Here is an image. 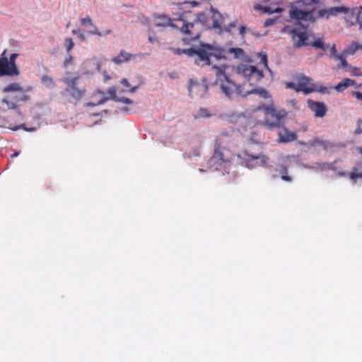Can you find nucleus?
<instances>
[{
	"label": "nucleus",
	"mask_w": 362,
	"mask_h": 362,
	"mask_svg": "<svg viewBox=\"0 0 362 362\" xmlns=\"http://www.w3.org/2000/svg\"><path fill=\"white\" fill-rule=\"evenodd\" d=\"M317 3V0H297L294 4H291L289 9L290 18L298 21L314 23L316 18H325L328 19L331 16H337L342 13L345 16L344 19L347 26L358 23L362 27V18H360V13H356V8H350L341 6L323 8L318 11L316 17L314 16L315 4Z\"/></svg>",
	"instance_id": "obj_1"
},
{
	"label": "nucleus",
	"mask_w": 362,
	"mask_h": 362,
	"mask_svg": "<svg viewBox=\"0 0 362 362\" xmlns=\"http://www.w3.org/2000/svg\"><path fill=\"white\" fill-rule=\"evenodd\" d=\"M227 66L226 65L218 66H213V69L215 72L216 81L215 85L217 86L221 93L228 98H231L233 94L241 97H246L250 94H257L262 98H269L270 95L268 91L264 88H252L243 91V86L241 85H237L232 81L226 74V69Z\"/></svg>",
	"instance_id": "obj_2"
},
{
	"label": "nucleus",
	"mask_w": 362,
	"mask_h": 362,
	"mask_svg": "<svg viewBox=\"0 0 362 362\" xmlns=\"http://www.w3.org/2000/svg\"><path fill=\"white\" fill-rule=\"evenodd\" d=\"M175 21L177 23H174L173 21L168 16L161 15L158 16V21L155 23V25L156 27L171 26L180 28L182 33L186 35L182 39L184 44H189L199 38L201 30L197 28V23H187L182 18L175 20Z\"/></svg>",
	"instance_id": "obj_3"
},
{
	"label": "nucleus",
	"mask_w": 362,
	"mask_h": 362,
	"mask_svg": "<svg viewBox=\"0 0 362 362\" xmlns=\"http://www.w3.org/2000/svg\"><path fill=\"white\" fill-rule=\"evenodd\" d=\"M80 76L75 77L66 76L62 81L66 85V88L61 92V95L71 104H78L87 93L85 86L79 85Z\"/></svg>",
	"instance_id": "obj_4"
},
{
	"label": "nucleus",
	"mask_w": 362,
	"mask_h": 362,
	"mask_svg": "<svg viewBox=\"0 0 362 362\" xmlns=\"http://www.w3.org/2000/svg\"><path fill=\"white\" fill-rule=\"evenodd\" d=\"M257 110L264 111L266 116L264 124L269 127L280 128L286 116L285 110H276L273 105H259Z\"/></svg>",
	"instance_id": "obj_5"
},
{
	"label": "nucleus",
	"mask_w": 362,
	"mask_h": 362,
	"mask_svg": "<svg viewBox=\"0 0 362 362\" xmlns=\"http://www.w3.org/2000/svg\"><path fill=\"white\" fill-rule=\"evenodd\" d=\"M6 52L7 50L4 49L0 56V78L4 76H19L20 71L16 63V59L19 54L13 53L8 58L6 56Z\"/></svg>",
	"instance_id": "obj_6"
},
{
	"label": "nucleus",
	"mask_w": 362,
	"mask_h": 362,
	"mask_svg": "<svg viewBox=\"0 0 362 362\" xmlns=\"http://www.w3.org/2000/svg\"><path fill=\"white\" fill-rule=\"evenodd\" d=\"M199 54L202 66L210 65L211 57H214L216 59H226L227 58L226 52L223 48L208 43H203V49Z\"/></svg>",
	"instance_id": "obj_7"
},
{
	"label": "nucleus",
	"mask_w": 362,
	"mask_h": 362,
	"mask_svg": "<svg viewBox=\"0 0 362 362\" xmlns=\"http://www.w3.org/2000/svg\"><path fill=\"white\" fill-rule=\"evenodd\" d=\"M236 71L237 74L247 81L250 86L256 85L264 77L262 71L256 66L248 64H240L238 65Z\"/></svg>",
	"instance_id": "obj_8"
},
{
	"label": "nucleus",
	"mask_w": 362,
	"mask_h": 362,
	"mask_svg": "<svg viewBox=\"0 0 362 362\" xmlns=\"http://www.w3.org/2000/svg\"><path fill=\"white\" fill-rule=\"evenodd\" d=\"M297 86V92H303L305 95L313 92H319L320 93H328L329 92L327 87L317 86L311 78L305 76L299 77Z\"/></svg>",
	"instance_id": "obj_9"
},
{
	"label": "nucleus",
	"mask_w": 362,
	"mask_h": 362,
	"mask_svg": "<svg viewBox=\"0 0 362 362\" xmlns=\"http://www.w3.org/2000/svg\"><path fill=\"white\" fill-rule=\"evenodd\" d=\"M288 34L291 37L293 47L300 48L309 45L307 32L300 31L297 28H291L288 30Z\"/></svg>",
	"instance_id": "obj_10"
},
{
	"label": "nucleus",
	"mask_w": 362,
	"mask_h": 362,
	"mask_svg": "<svg viewBox=\"0 0 362 362\" xmlns=\"http://www.w3.org/2000/svg\"><path fill=\"white\" fill-rule=\"evenodd\" d=\"M221 139V138L217 139L216 142L214 157L219 159L222 162H229L231 157V153L228 148L222 146Z\"/></svg>",
	"instance_id": "obj_11"
},
{
	"label": "nucleus",
	"mask_w": 362,
	"mask_h": 362,
	"mask_svg": "<svg viewBox=\"0 0 362 362\" xmlns=\"http://www.w3.org/2000/svg\"><path fill=\"white\" fill-rule=\"evenodd\" d=\"M312 47L315 49H322L325 51L327 49L329 48V57L336 59L340 54H337V47L334 43L332 45L329 46L326 45L324 40L322 38H317L310 44Z\"/></svg>",
	"instance_id": "obj_12"
},
{
	"label": "nucleus",
	"mask_w": 362,
	"mask_h": 362,
	"mask_svg": "<svg viewBox=\"0 0 362 362\" xmlns=\"http://www.w3.org/2000/svg\"><path fill=\"white\" fill-rule=\"evenodd\" d=\"M308 107L314 112L315 117H323L326 115L327 110L324 103L313 100H308Z\"/></svg>",
	"instance_id": "obj_13"
},
{
	"label": "nucleus",
	"mask_w": 362,
	"mask_h": 362,
	"mask_svg": "<svg viewBox=\"0 0 362 362\" xmlns=\"http://www.w3.org/2000/svg\"><path fill=\"white\" fill-rule=\"evenodd\" d=\"M203 49V43H201L200 46L197 48L190 47L189 49H175L174 52L175 54L179 55L185 54L189 57L197 56V58L195 59V63L198 65L202 66V62L200 60V52Z\"/></svg>",
	"instance_id": "obj_14"
},
{
	"label": "nucleus",
	"mask_w": 362,
	"mask_h": 362,
	"mask_svg": "<svg viewBox=\"0 0 362 362\" xmlns=\"http://www.w3.org/2000/svg\"><path fill=\"white\" fill-rule=\"evenodd\" d=\"M297 138V134L295 132H289L287 128L284 127L278 132L279 143H288L295 141Z\"/></svg>",
	"instance_id": "obj_15"
},
{
	"label": "nucleus",
	"mask_w": 362,
	"mask_h": 362,
	"mask_svg": "<svg viewBox=\"0 0 362 362\" xmlns=\"http://www.w3.org/2000/svg\"><path fill=\"white\" fill-rule=\"evenodd\" d=\"M245 155L247 156L250 161L255 162V165L265 166L267 164L268 158L263 154H252L248 153L247 151H245Z\"/></svg>",
	"instance_id": "obj_16"
},
{
	"label": "nucleus",
	"mask_w": 362,
	"mask_h": 362,
	"mask_svg": "<svg viewBox=\"0 0 362 362\" xmlns=\"http://www.w3.org/2000/svg\"><path fill=\"white\" fill-rule=\"evenodd\" d=\"M1 103L2 105L1 109H2L3 111L16 110L18 107L17 102L13 98V95H6L1 100Z\"/></svg>",
	"instance_id": "obj_17"
},
{
	"label": "nucleus",
	"mask_w": 362,
	"mask_h": 362,
	"mask_svg": "<svg viewBox=\"0 0 362 362\" xmlns=\"http://www.w3.org/2000/svg\"><path fill=\"white\" fill-rule=\"evenodd\" d=\"M356 85V81L353 79L345 78L334 86V90L338 93L344 92L346 88Z\"/></svg>",
	"instance_id": "obj_18"
},
{
	"label": "nucleus",
	"mask_w": 362,
	"mask_h": 362,
	"mask_svg": "<svg viewBox=\"0 0 362 362\" xmlns=\"http://www.w3.org/2000/svg\"><path fill=\"white\" fill-rule=\"evenodd\" d=\"M107 93L110 95V98L117 102H121L125 104H132L134 103L132 100H130L128 98L118 97L117 95V88L114 86L109 88L107 90Z\"/></svg>",
	"instance_id": "obj_19"
},
{
	"label": "nucleus",
	"mask_w": 362,
	"mask_h": 362,
	"mask_svg": "<svg viewBox=\"0 0 362 362\" xmlns=\"http://www.w3.org/2000/svg\"><path fill=\"white\" fill-rule=\"evenodd\" d=\"M133 55L124 50H121L119 54L112 59V62L116 64H120L122 62H129Z\"/></svg>",
	"instance_id": "obj_20"
},
{
	"label": "nucleus",
	"mask_w": 362,
	"mask_h": 362,
	"mask_svg": "<svg viewBox=\"0 0 362 362\" xmlns=\"http://www.w3.org/2000/svg\"><path fill=\"white\" fill-rule=\"evenodd\" d=\"M211 11L212 12V20L213 24L212 27L214 28H221L222 25V16L221 14L216 11L215 8H211Z\"/></svg>",
	"instance_id": "obj_21"
},
{
	"label": "nucleus",
	"mask_w": 362,
	"mask_h": 362,
	"mask_svg": "<svg viewBox=\"0 0 362 362\" xmlns=\"http://www.w3.org/2000/svg\"><path fill=\"white\" fill-rule=\"evenodd\" d=\"M32 87L29 86L26 88H24L22 92H18L16 95H13V98L14 100L17 102V104L19 105L21 102H25L29 100V96L26 94L27 91L31 90Z\"/></svg>",
	"instance_id": "obj_22"
},
{
	"label": "nucleus",
	"mask_w": 362,
	"mask_h": 362,
	"mask_svg": "<svg viewBox=\"0 0 362 362\" xmlns=\"http://www.w3.org/2000/svg\"><path fill=\"white\" fill-rule=\"evenodd\" d=\"M245 115L242 112H233L224 115V119L230 123H237L242 117H244Z\"/></svg>",
	"instance_id": "obj_23"
},
{
	"label": "nucleus",
	"mask_w": 362,
	"mask_h": 362,
	"mask_svg": "<svg viewBox=\"0 0 362 362\" xmlns=\"http://www.w3.org/2000/svg\"><path fill=\"white\" fill-rule=\"evenodd\" d=\"M24 88L21 86V85L19 83H11L8 84L6 86H5L2 91L4 93H10V92H22Z\"/></svg>",
	"instance_id": "obj_24"
},
{
	"label": "nucleus",
	"mask_w": 362,
	"mask_h": 362,
	"mask_svg": "<svg viewBox=\"0 0 362 362\" xmlns=\"http://www.w3.org/2000/svg\"><path fill=\"white\" fill-rule=\"evenodd\" d=\"M255 8L256 10L260 11L264 13H268V14H272L274 13H281L284 11V9L280 7H277L274 9H272L269 6H263L261 5H257L255 7Z\"/></svg>",
	"instance_id": "obj_25"
},
{
	"label": "nucleus",
	"mask_w": 362,
	"mask_h": 362,
	"mask_svg": "<svg viewBox=\"0 0 362 362\" xmlns=\"http://www.w3.org/2000/svg\"><path fill=\"white\" fill-rule=\"evenodd\" d=\"M358 49H362V45L356 42H352L351 44L344 50V55H351Z\"/></svg>",
	"instance_id": "obj_26"
},
{
	"label": "nucleus",
	"mask_w": 362,
	"mask_h": 362,
	"mask_svg": "<svg viewBox=\"0 0 362 362\" xmlns=\"http://www.w3.org/2000/svg\"><path fill=\"white\" fill-rule=\"evenodd\" d=\"M40 80L41 82L48 88H52L56 86L53 78L48 75H42Z\"/></svg>",
	"instance_id": "obj_27"
},
{
	"label": "nucleus",
	"mask_w": 362,
	"mask_h": 362,
	"mask_svg": "<svg viewBox=\"0 0 362 362\" xmlns=\"http://www.w3.org/2000/svg\"><path fill=\"white\" fill-rule=\"evenodd\" d=\"M228 52L230 54H233L234 55V57L236 59H240L244 57L245 56V51L243 50V49L240 47L230 48Z\"/></svg>",
	"instance_id": "obj_28"
},
{
	"label": "nucleus",
	"mask_w": 362,
	"mask_h": 362,
	"mask_svg": "<svg viewBox=\"0 0 362 362\" xmlns=\"http://www.w3.org/2000/svg\"><path fill=\"white\" fill-rule=\"evenodd\" d=\"M86 64L91 66L94 71H99L100 70L101 64L96 58H93L86 62Z\"/></svg>",
	"instance_id": "obj_29"
},
{
	"label": "nucleus",
	"mask_w": 362,
	"mask_h": 362,
	"mask_svg": "<svg viewBox=\"0 0 362 362\" xmlns=\"http://www.w3.org/2000/svg\"><path fill=\"white\" fill-rule=\"evenodd\" d=\"M346 56L347 55H344V54L343 53V54H340L336 59H334L335 60H339L340 62V63L337 65V69L350 67L351 65H349L347 61L346 60Z\"/></svg>",
	"instance_id": "obj_30"
},
{
	"label": "nucleus",
	"mask_w": 362,
	"mask_h": 362,
	"mask_svg": "<svg viewBox=\"0 0 362 362\" xmlns=\"http://www.w3.org/2000/svg\"><path fill=\"white\" fill-rule=\"evenodd\" d=\"M204 86L199 83H198L197 81H194L192 79H189V86H188V90L189 95H192L193 89H199L201 88H203Z\"/></svg>",
	"instance_id": "obj_31"
},
{
	"label": "nucleus",
	"mask_w": 362,
	"mask_h": 362,
	"mask_svg": "<svg viewBox=\"0 0 362 362\" xmlns=\"http://www.w3.org/2000/svg\"><path fill=\"white\" fill-rule=\"evenodd\" d=\"M121 83L127 88V91L130 93H135L138 89V86H132L127 78H123L121 81Z\"/></svg>",
	"instance_id": "obj_32"
},
{
	"label": "nucleus",
	"mask_w": 362,
	"mask_h": 362,
	"mask_svg": "<svg viewBox=\"0 0 362 362\" xmlns=\"http://www.w3.org/2000/svg\"><path fill=\"white\" fill-rule=\"evenodd\" d=\"M64 45L66 49V52L69 53L74 48V43L73 42L72 38L68 37L65 39Z\"/></svg>",
	"instance_id": "obj_33"
},
{
	"label": "nucleus",
	"mask_w": 362,
	"mask_h": 362,
	"mask_svg": "<svg viewBox=\"0 0 362 362\" xmlns=\"http://www.w3.org/2000/svg\"><path fill=\"white\" fill-rule=\"evenodd\" d=\"M197 22L204 25L206 23V22L207 21V16L204 13H198L197 15Z\"/></svg>",
	"instance_id": "obj_34"
},
{
	"label": "nucleus",
	"mask_w": 362,
	"mask_h": 362,
	"mask_svg": "<svg viewBox=\"0 0 362 362\" xmlns=\"http://www.w3.org/2000/svg\"><path fill=\"white\" fill-rule=\"evenodd\" d=\"M197 114L199 117H209L211 116L206 108H200Z\"/></svg>",
	"instance_id": "obj_35"
},
{
	"label": "nucleus",
	"mask_w": 362,
	"mask_h": 362,
	"mask_svg": "<svg viewBox=\"0 0 362 362\" xmlns=\"http://www.w3.org/2000/svg\"><path fill=\"white\" fill-rule=\"evenodd\" d=\"M260 63H262V64H264V66L270 71V69L268 66V63H267V56L266 54H260Z\"/></svg>",
	"instance_id": "obj_36"
},
{
	"label": "nucleus",
	"mask_w": 362,
	"mask_h": 362,
	"mask_svg": "<svg viewBox=\"0 0 362 362\" xmlns=\"http://www.w3.org/2000/svg\"><path fill=\"white\" fill-rule=\"evenodd\" d=\"M358 170L356 168H354L353 171L350 173V178L351 180H356L358 177H362V173H358Z\"/></svg>",
	"instance_id": "obj_37"
},
{
	"label": "nucleus",
	"mask_w": 362,
	"mask_h": 362,
	"mask_svg": "<svg viewBox=\"0 0 362 362\" xmlns=\"http://www.w3.org/2000/svg\"><path fill=\"white\" fill-rule=\"evenodd\" d=\"M349 69L351 70L352 76H361V75H362V73L360 72L358 67L350 66Z\"/></svg>",
	"instance_id": "obj_38"
},
{
	"label": "nucleus",
	"mask_w": 362,
	"mask_h": 362,
	"mask_svg": "<svg viewBox=\"0 0 362 362\" xmlns=\"http://www.w3.org/2000/svg\"><path fill=\"white\" fill-rule=\"evenodd\" d=\"M81 23L82 25H84V26L88 24L90 25V26L92 25H93L92 20L89 17L81 18Z\"/></svg>",
	"instance_id": "obj_39"
},
{
	"label": "nucleus",
	"mask_w": 362,
	"mask_h": 362,
	"mask_svg": "<svg viewBox=\"0 0 362 362\" xmlns=\"http://www.w3.org/2000/svg\"><path fill=\"white\" fill-rule=\"evenodd\" d=\"M74 62V57L71 55H69L64 62V66L66 68Z\"/></svg>",
	"instance_id": "obj_40"
},
{
	"label": "nucleus",
	"mask_w": 362,
	"mask_h": 362,
	"mask_svg": "<svg viewBox=\"0 0 362 362\" xmlns=\"http://www.w3.org/2000/svg\"><path fill=\"white\" fill-rule=\"evenodd\" d=\"M298 83H295L293 82H287L286 83V88H290V89H293L296 92H297V88H298Z\"/></svg>",
	"instance_id": "obj_41"
},
{
	"label": "nucleus",
	"mask_w": 362,
	"mask_h": 362,
	"mask_svg": "<svg viewBox=\"0 0 362 362\" xmlns=\"http://www.w3.org/2000/svg\"><path fill=\"white\" fill-rule=\"evenodd\" d=\"M93 29L90 31H88V33L92 35H96L98 36H101L102 34L98 31V28L95 27V25L93 24L91 25Z\"/></svg>",
	"instance_id": "obj_42"
},
{
	"label": "nucleus",
	"mask_w": 362,
	"mask_h": 362,
	"mask_svg": "<svg viewBox=\"0 0 362 362\" xmlns=\"http://www.w3.org/2000/svg\"><path fill=\"white\" fill-rule=\"evenodd\" d=\"M107 100V98H103L102 99H100V100H98L96 103H88L86 105L88 106H95V105H100V104H103L105 102H106Z\"/></svg>",
	"instance_id": "obj_43"
},
{
	"label": "nucleus",
	"mask_w": 362,
	"mask_h": 362,
	"mask_svg": "<svg viewBox=\"0 0 362 362\" xmlns=\"http://www.w3.org/2000/svg\"><path fill=\"white\" fill-rule=\"evenodd\" d=\"M276 21V18H268L264 22V26L265 27H269L273 24H274Z\"/></svg>",
	"instance_id": "obj_44"
},
{
	"label": "nucleus",
	"mask_w": 362,
	"mask_h": 362,
	"mask_svg": "<svg viewBox=\"0 0 362 362\" xmlns=\"http://www.w3.org/2000/svg\"><path fill=\"white\" fill-rule=\"evenodd\" d=\"M351 94L355 96L356 99L362 102V93L359 91H353Z\"/></svg>",
	"instance_id": "obj_45"
},
{
	"label": "nucleus",
	"mask_w": 362,
	"mask_h": 362,
	"mask_svg": "<svg viewBox=\"0 0 362 362\" xmlns=\"http://www.w3.org/2000/svg\"><path fill=\"white\" fill-rule=\"evenodd\" d=\"M190 4L192 6H197L199 4V3L195 1H183L182 3H178V4L180 6L183 5V4Z\"/></svg>",
	"instance_id": "obj_46"
},
{
	"label": "nucleus",
	"mask_w": 362,
	"mask_h": 362,
	"mask_svg": "<svg viewBox=\"0 0 362 362\" xmlns=\"http://www.w3.org/2000/svg\"><path fill=\"white\" fill-rule=\"evenodd\" d=\"M279 173H280L281 176L282 175H286V174H288V170H287V168H286L285 165H281V169H280V170H279Z\"/></svg>",
	"instance_id": "obj_47"
},
{
	"label": "nucleus",
	"mask_w": 362,
	"mask_h": 362,
	"mask_svg": "<svg viewBox=\"0 0 362 362\" xmlns=\"http://www.w3.org/2000/svg\"><path fill=\"white\" fill-rule=\"evenodd\" d=\"M281 179L284 180V181H286V182H290L292 181V178L288 175H281Z\"/></svg>",
	"instance_id": "obj_48"
},
{
	"label": "nucleus",
	"mask_w": 362,
	"mask_h": 362,
	"mask_svg": "<svg viewBox=\"0 0 362 362\" xmlns=\"http://www.w3.org/2000/svg\"><path fill=\"white\" fill-rule=\"evenodd\" d=\"M246 32V28L245 26H240V34L242 35V37L245 36Z\"/></svg>",
	"instance_id": "obj_49"
},
{
	"label": "nucleus",
	"mask_w": 362,
	"mask_h": 362,
	"mask_svg": "<svg viewBox=\"0 0 362 362\" xmlns=\"http://www.w3.org/2000/svg\"><path fill=\"white\" fill-rule=\"evenodd\" d=\"M78 37L81 40H82V41H83V40H85V39H86V36H85V35H84L83 33H81V31H80V32H78Z\"/></svg>",
	"instance_id": "obj_50"
},
{
	"label": "nucleus",
	"mask_w": 362,
	"mask_h": 362,
	"mask_svg": "<svg viewBox=\"0 0 362 362\" xmlns=\"http://www.w3.org/2000/svg\"><path fill=\"white\" fill-rule=\"evenodd\" d=\"M157 40L156 37H152V36H148V41L151 43H153L154 42H156Z\"/></svg>",
	"instance_id": "obj_51"
},
{
	"label": "nucleus",
	"mask_w": 362,
	"mask_h": 362,
	"mask_svg": "<svg viewBox=\"0 0 362 362\" xmlns=\"http://www.w3.org/2000/svg\"><path fill=\"white\" fill-rule=\"evenodd\" d=\"M358 13H360V18H362V5L358 9Z\"/></svg>",
	"instance_id": "obj_52"
},
{
	"label": "nucleus",
	"mask_w": 362,
	"mask_h": 362,
	"mask_svg": "<svg viewBox=\"0 0 362 362\" xmlns=\"http://www.w3.org/2000/svg\"><path fill=\"white\" fill-rule=\"evenodd\" d=\"M18 155H19V152L16 151L15 153L11 154V157L13 158H15V157L18 156Z\"/></svg>",
	"instance_id": "obj_53"
},
{
	"label": "nucleus",
	"mask_w": 362,
	"mask_h": 362,
	"mask_svg": "<svg viewBox=\"0 0 362 362\" xmlns=\"http://www.w3.org/2000/svg\"><path fill=\"white\" fill-rule=\"evenodd\" d=\"M23 126H24V125H23V124H22V125H21V126H19V127H13V128H11V129H12V130L16 131V130H17V129H20L21 127H23Z\"/></svg>",
	"instance_id": "obj_54"
},
{
	"label": "nucleus",
	"mask_w": 362,
	"mask_h": 362,
	"mask_svg": "<svg viewBox=\"0 0 362 362\" xmlns=\"http://www.w3.org/2000/svg\"><path fill=\"white\" fill-rule=\"evenodd\" d=\"M78 32H80V30H72V33H73L74 34H76L77 35H78Z\"/></svg>",
	"instance_id": "obj_55"
},
{
	"label": "nucleus",
	"mask_w": 362,
	"mask_h": 362,
	"mask_svg": "<svg viewBox=\"0 0 362 362\" xmlns=\"http://www.w3.org/2000/svg\"><path fill=\"white\" fill-rule=\"evenodd\" d=\"M298 144H300V145H305V141H299Z\"/></svg>",
	"instance_id": "obj_56"
},
{
	"label": "nucleus",
	"mask_w": 362,
	"mask_h": 362,
	"mask_svg": "<svg viewBox=\"0 0 362 362\" xmlns=\"http://www.w3.org/2000/svg\"><path fill=\"white\" fill-rule=\"evenodd\" d=\"M356 132L357 134L362 133V129H356Z\"/></svg>",
	"instance_id": "obj_57"
},
{
	"label": "nucleus",
	"mask_w": 362,
	"mask_h": 362,
	"mask_svg": "<svg viewBox=\"0 0 362 362\" xmlns=\"http://www.w3.org/2000/svg\"><path fill=\"white\" fill-rule=\"evenodd\" d=\"M222 135L225 136H227V137L228 136V134L227 132H223Z\"/></svg>",
	"instance_id": "obj_58"
},
{
	"label": "nucleus",
	"mask_w": 362,
	"mask_h": 362,
	"mask_svg": "<svg viewBox=\"0 0 362 362\" xmlns=\"http://www.w3.org/2000/svg\"><path fill=\"white\" fill-rule=\"evenodd\" d=\"M230 26L231 27H235V23H230Z\"/></svg>",
	"instance_id": "obj_59"
},
{
	"label": "nucleus",
	"mask_w": 362,
	"mask_h": 362,
	"mask_svg": "<svg viewBox=\"0 0 362 362\" xmlns=\"http://www.w3.org/2000/svg\"><path fill=\"white\" fill-rule=\"evenodd\" d=\"M86 73H87V74H93V71H88V72H86Z\"/></svg>",
	"instance_id": "obj_60"
},
{
	"label": "nucleus",
	"mask_w": 362,
	"mask_h": 362,
	"mask_svg": "<svg viewBox=\"0 0 362 362\" xmlns=\"http://www.w3.org/2000/svg\"><path fill=\"white\" fill-rule=\"evenodd\" d=\"M339 175H345V173H339Z\"/></svg>",
	"instance_id": "obj_61"
},
{
	"label": "nucleus",
	"mask_w": 362,
	"mask_h": 362,
	"mask_svg": "<svg viewBox=\"0 0 362 362\" xmlns=\"http://www.w3.org/2000/svg\"><path fill=\"white\" fill-rule=\"evenodd\" d=\"M322 55H323L322 54H320L318 55V57H322Z\"/></svg>",
	"instance_id": "obj_62"
}]
</instances>
